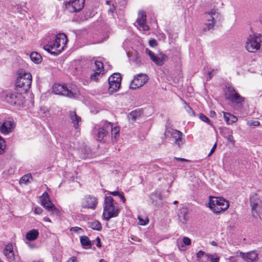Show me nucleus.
<instances>
[{
  "instance_id": "34",
  "label": "nucleus",
  "mask_w": 262,
  "mask_h": 262,
  "mask_svg": "<svg viewBox=\"0 0 262 262\" xmlns=\"http://www.w3.org/2000/svg\"><path fill=\"white\" fill-rule=\"evenodd\" d=\"M110 193L114 196H119L120 199L122 201L123 203H125L126 201V199L125 197L123 196V193H121L118 191H114L110 192Z\"/></svg>"
},
{
  "instance_id": "49",
  "label": "nucleus",
  "mask_w": 262,
  "mask_h": 262,
  "mask_svg": "<svg viewBox=\"0 0 262 262\" xmlns=\"http://www.w3.org/2000/svg\"><path fill=\"white\" fill-rule=\"evenodd\" d=\"M259 124H260L259 122L257 120L252 121L249 122V124L251 126H258L259 125Z\"/></svg>"
},
{
  "instance_id": "44",
  "label": "nucleus",
  "mask_w": 262,
  "mask_h": 262,
  "mask_svg": "<svg viewBox=\"0 0 262 262\" xmlns=\"http://www.w3.org/2000/svg\"><path fill=\"white\" fill-rule=\"evenodd\" d=\"M145 52L149 56L150 59H151L155 55L154 52H152L151 51H150L149 49L147 48L146 49Z\"/></svg>"
},
{
  "instance_id": "46",
  "label": "nucleus",
  "mask_w": 262,
  "mask_h": 262,
  "mask_svg": "<svg viewBox=\"0 0 262 262\" xmlns=\"http://www.w3.org/2000/svg\"><path fill=\"white\" fill-rule=\"evenodd\" d=\"M183 242L185 245H189L191 244V240L189 237H184L183 239Z\"/></svg>"
},
{
  "instance_id": "36",
  "label": "nucleus",
  "mask_w": 262,
  "mask_h": 262,
  "mask_svg": "<svg viewBox=\"0 0 262 262\" xmlns=\"http://www.w3.org/2000/svg\"><path fill=\"white\" fill-rule=\"evenodd\" d=\"M32 178V177L31 174H26L21 178L19 181L20 183H27L29 181V179Z\"/></svg>"
},
{
  "instance_id": "54",
  "label": "nucleus",
  "mask_w": 262,
  "mask_h": 262,
  "mask_svg": "<svg viewBox=\"0 0 262 262\" xmlns=\"http://www.w3.org/2000/svg\"><path fill=\"white\" fill-rule=\"evenodd\" d=\"M174 159L178 161L182 162H187L188 160L184 158L174 157Z\"/></svg>"
},
{
  "instance_id": "13",
  "label": "nucleus",
  "mask_w": 262,
  "mask_h": 262,
  "mask_svg": "<svg viewBox=\"0 0 262 262\" xmlns=\"http://www.w3.org/2000/svg\"><path fill=\"white\" fill-rule=\"evenodd\" d=\"M147 81V76L146 74L137 75L132 81L130 85L132 89H136L143 85Z\"/></svg>"
},
{
  "instance_id": "15",
  "label": "nucleus",
  "mask_w": 262,
  "mask_h": 262,
  "mask_svg": "<svg viewBox=\"0 0 262 262\" xmlns=\"http://www.w3.org/2000/svg\"><path fill=\"white\" fill-rule=\"evenodd\" d=\"M169 134L171 137L174 139V143L179 146L181 147L183 144L182 136V133L177 129H169L167 130L165 132V135L166 134Z\"/></svg>"
},
{
  "instance_id": "6",
  "label": "nucleus",
  "mask_w": 262,
  "mask_h": 262,
  "mask_svg": "<svg viewBox=\"0 0 262 262\" xmlns=\"http://www.w3.org/2000/svg\"><path fill=\"white\" fill-rule=\"evenodd\" d=\"M224 93L226 100L239 106H241V103L245 100V98L241 96L232 85H227L224 90Z\"/></svg>"
},
{
  "instance_id": "12",
  "label": "nucleus",
  "mask_w": 262,
  "mask_h": 262,
  "mask_svg": "<svg viewBox=\"0 0 262 262\" xmlns=\"http://www.w3.org/2000/svg\"><path fill=\"white\" fill-rule=\"evenodd\" d=\"M85 0H73L66 3V9L70 12L81 10L84 7Z\"/></svg>"
},
{
  "instance_id": "27",
  "label": "nucleus",
  "mask_w": 262,
  "mask_h": 262,
  "mask_svg": "<svg viewBox=\"0 0 262 262\" xmlns=\"http://www.w3.org/2000/svg\"><path fill=\"white\" fill-rule=\"evenodd\" d=\"M167 56L164 54H162L161 57L155 55L151 60L158 66H161L164 64V61L165 60Z\"/></svg>"
},
{
  "instance_id": "61",
  "label": "nucleus",
  "mask_w": 262,
  "mask_h": 262,
  "mask_svg": "<svg viewBox=\"0 0 262 262\" xmlns=\"http://www.w3.org/2000/svg\"><path fill=\"white\" fill-rule=\"evenodd\" d=\"M212 245H214V246H215L216 245V243L215 242H212Z\"/></svg>"
},
{
  "instance_id": "18",
  "label": "nucleus",
  "mask_w": 262,
  "mask_h": 262,
  "mask_svg": "<svg viewBox=\"0 0 262 262\" xmlns=\"http://www.w3.org/2000/svg\"><path fill=\"white\" fill-rule=\"evenodd\" d=\"M239 255L247 262H254L258 258V254L255 251H250L247 253L241 252Z\"/></svg>"
},
{
  "instance_id": "35",
  "label": "nucleus",
  "mask_w": 262,
  "mask_h": 262,
  "mask_svg": "<svg viewBox=\"0 0 262 262\" xmlns=\"http://www.w3.org/2000/svg\"><path fill=\"white\" fill-rule=\"evenodd\" d=\"M80 152H81V158H86L89 157L90 149H89V148L85 147L84 148V150L83 148H81Z\"/></svg>"
},
{
  "instance_id": "16",
  "label": "nucleus",
  "mask_w": 262,
  "mask_h": 262,
  "mask_svg": "<svg viewBox=\"0 0 262 262\" xmlns=\"http://www.w3.org/2000/svg\"><path fill=\"white\" fill-rule=\"evenodd\" d=\"M14 124L13 121L5 120L0 123V132L4 135H7L11 133L14 129Z\"/></svg>"
},
{
  "instance_id": "56",
  "label": "nucleus",
  "mask_w": 262,
  "mask_h": 262,
  "mask_svg": "<svg viewBox=\"0 0 262 262\" xmlns=\"http://www.w3.org/2000/svg\"><path fill=\"white\" fill-rule=\"evenodd\" d=\"M43 220H44L45 222H51V221L50 219L49 218H48V217H45V218L43 219Z\"/></svg>"
},
{
  "instance_id": "63",
  "label": "nucleus",
  "mask_w": 262,
  "mask_h": 262,
  "mask_svg": "<svg viewBox=\"0 0 262 262\" xmlns=\"http://www.w3.org/2000/svg\"><path fill=\"white\" fill-rule=\"evenodd\" d=\"M215 114V112H213V113H212V114Z\"/></svg>"
},
{
  "instance_id": "25",
  "label": "nucleus",
  "mask_w": 262,
  "mask_h": 262,
  "mask_svg": "<svg viewBox=\"0 0 262 262\" xmlns=\"http://www.w3.org/2000/svg\"><path fill=\"white\" fill-rule=\"evenodd\" d=\"M220 133L224 137L227 138L229 141H231L233 139L232 130L230 128L226 127L221 128Z\"/></svg>"
},
{
  "instance_id": "14",
  "label": "nucleus",
  "mask_w": 262,
  "mask_h": 262,
  "mask_svg": "<svg viewBox=\"0 0 262 262\" xmlns=\"http://www.w3.org/2000/svg\"><path fill=\"white\" fill-rule=\"evenodd\" d=\"M53 89L54 92L56 94L61 95L69 97H73L74 96L73 93L63 85L55 84L53 86Z\"/></svg>"
},
{
  "instance_id": "3",
  "label": "nucleus",
  "mask_w": 262,
  "mask_h": 262,
  "mask_svg": "<svg viewBox=\"0 0 262 262\" xmlns=\"http://www.w3.org/2000/svg\"><path fill=\"white\" fill-rule=\"evenodd\" d=\"M208 206L214 213H218L227 209L229 206V203L223 198L210 196Z\"/></svg>"
},
{
  "instance_id": "2",
  "label": "nucleus",
  "mask_w": 262,
  "mask_h": 262,
  "mask_svg": "<svg viewBox=\"0 0 262 262\" xmlns=\"http://www.w3.org/2000/svg\"><path fill=\"white\" fill-rule=\"evenodd\" d=\"M119 212V209L115 205L113 198L111 196L105 197L103 212V218L108 221L110 219L117 216Z\"/></svg>"
},
{
  "instance_id": "24",
  "label": "nucleus",
  "mask_w": 262,
  "mask_h": 262,
  "mask_svg": "<svg viewBox=\"0 0 262 262\" xmlns=\"http://www.w3.org/2000/svg\"><path fill=\"white\" fill-rule=\"evenodd\" d=\"M39 236V232L37 229L29 230L26 235V238L28 241H32L36 239Z\"/></svg>"
},
{
  "instance_id": "43",
  "label": "nucleus",
  "mask_w": 262,
  "mask_h": 262,
  "mask_svg": "<svg viewBox=\"0 0 262 262\" xmlns=\"http://www.w3.org/2000/svg\"><path fill=\"white\" fill-rule=\"evenodd\" d=\"M71 231H74L75 232H77L80 233V232H82L83 230L82 228L78 227H72L70 229Z\"/></svg>"
},
{
  "instance_id": "8",
  "label": "nucleus",
  "mask_w": 262,
  "mask_h": 262,
  "mask_svg": "<svg viewBox=\"0 0 262 262\" xmlns=\"http://www.w3.org/2000/svg\"><path fill=\"white\" fill-rule=\"evenodd\" d=\"M21 93H7L5 97V101L11 105L20 106L24 103V97Z\"/></svg>"
},
{
  "instance_id": "57",
  "label": "nucleus",
  "mask_w": 262,
  "mask_h": 262,
  "mask_svg": "<svg viewBox=\"0 0 262 262\" xmlns=\"http://www.w3.org/2000/svg\"><path fill=\"white\" fill-rule=\"evenodd\" d=\"M214 150H213L212 149H211L210 152L209 153V154L208 155V157H209L210 156L213 152H214Z\"/></svg>"
},
{
  "instance_id": "28",
  "label": "nucleus",
  "mask_w": 262,
  "mask_h": 262,
  "mask_svg": "<svg viewBox=\"0 0 262 262\" xmlns=\"http://www.w3.org/2000/svg\"><path fill=\"white\" fill-rule=\"evenodd\" d=\"M30 57L31 60L36 63H39L42 61L41 55L36 52H32Z\"/></svg>"
},
{
  "instance_id": "52",
  "label": "nucleus",
  "mask_w": 262,
  "mask_h": 262,
  "mask_svg": "<svg viewBox=\"0 0 262 262\" xmlns=\"http://www.w3.org/2000/svg\"><path fill=\"white\" fill-rule=\"evenodd\" d=\"M40 111L43 113L46 114L47 112H49V110L48 108L42 106L40 107Z\"/></svg>"
},
{
  "instance_id": "7",
  "label": "nucleus",
  "mask_w": 262,
  "mask_h": 262,
  "mask_svg": "<svg viewBox=\"0 0 262 262\" xmlns=\"http://www.w3.org/2000/svg\"><path fill=\"white\" fill-rule=\"evenodd\" d=\"M112 128V123L105 121L102 125H100L98 127L95 126L94 133L97 137V141L99 142L102 141L105 137L107 136L111 129Z\"/></svg>"
},
{
  "instance_id": "47",
  "label": "nucleus",
  "mask_w": 262,
  "mask_h": 262,
  "mask_svg": "<svg viewBox=\"0 0 262 262\" xmlns=\"http://www.w3.org/2000/svg\"><path fill=\"white\" fill-rule=\"evenodd\" d=\"M206 254L204 252H203V251H199L197 253H196V257L198 258H200V259H202L203 258V256H204Z\"/></svg>"
},
{
  "instance_id": "55",
  "label": "nucleus",
  "mask_w": 262,
  "mask_h": 262,
  "mask_svg": "<svg viewBox=\"0 0 262 262\" xmlns=\"http://www.w3.org/2000/svg\"><path fill=\"white\" fill-rule=\"evenodd\" d=\"M66 262H77V259H76V257H72L71 258H70Z\"/></svg>"
},
{
  "instance_id": "1",
  "label": "nucleus",
  "mask_w": 262,
  "mask_h": 262,
  "mask_svg": "<svg viewBox=\"0 0 262 262\" xmlns=\"http://www.w3.org/2000/svg\"><path fill=\"white\" fill-rule=\"evenodd\" d=\"M67 42L66 35L64 33L59 34L53 40L48 41V43L44 45L43 49L52 54L57 55L63 50Z\"/></svg>"
},
{
  "instance_id": "51",
  "label": "nucleus",
  "mask_w": 262,
  "mask_h": 262,
  "mask_svg": "<svg viewBox=\"0 0 262 262\" xmlns=\"http://www.w3.org/2000/svg\"><path fill=\"white\" fill-rule=\"evenodd\" d=\"M96 246L99 248L101 247V239L99 237H97L96 239Z\"/></svg>"
},
{
  "instance_id": "21",
  "label": "nucleus",
  "mask_w": 262,
  "mask_h": 262,
  "mask_svg": "<svg viewBox=\"0 0 262 262\" xmlns=\"http://www.w3.org/2000/svg\"><path fill=\"white\" fill-rule=\"evenodd\" d=\"M188 212V209L185 207H182L178 211V216L179 219L183 224H185L189 219Z\"/></svg>"
},
{
  "instance_id": "38",
  "label": "nucleus",
  "mask_w": 262,
  "mask_h": 262,
  "mask_svg": "<svg viewBox=\"0 0 262 262\" xmlns=\"http://www.w3.org/2000/svg\"><path fill=\"white\" fill-rule=\"evenodd\" d=\"M6 148V144L4 140L0 137V155L3 154L5 152Z\"/></svg>"
},
{
  "instance_id": "11",
  "label": "nucleus",
  "mask_w": 262,
  "mask_h": 262,
  "mask_svg": "<svg viewBox=\"0 0 262 262\" xmlns=\"http://www.w3.org/2000/svg\"><path fill=\"white\" fill-rule=\"evenodd\" d=\"M41 204L49 211L54 212L58 214L59 210L57 209L54 204L51 202L48 193L45 192L40 198Z\"/></svg>"
},
{
  "instance_id": "10",
  "label": "nucleus",
  "mask_w": 262,
  "mask_h": 262,
  "mask_svg": "<svg viewBox=\"0 0 262 262\" xmlns=\"http://www.w3.org/2000/svg\"><path fill=\"white\" fill-rule=\"evenodd\" d=\"M121 76L119 73H114L108 78L109 91L111 92L117 91L120 86Z\"/></svg>"
},
{
  "instance_id": "33",
  "label": "nucleus",
  "mask_w": 262,
  "mask_h": 262,
  "mask_svg": "<svg viewBox=\"0 0 262 262\" xmlns=\"http://www.w3.org/2000/svg\"><path fill=\"white\" fill-rule=\"evenodd\" d=\"M184 108L186 110V111L188 113V114L190 116H194V112L192 109V108L187 103V102L185 101H184Z\"/></svg>"
},
{
  "instance_id": "9",
  "label": "nucleus",
  "mask_w": 262,
  "mask_h": 262,
  "mask_svg": "<svg viewBox=\"0 0 262 262\" xmlns=\"http://www.w3.org/2000/svg\"><path fill=\"white\" fill-rule=\"evenodd\" d=\"M98 199L91 195H85L81 201V206L83 208L94 210L98 205Z\"/></svg>"
},
{
  "instance_id": "39",
  "label": "nucleus",
  "mask_w": 262,
  "mask_h": 262,
  "mask_svg": "<svg viewBox=\"0 0 262 262\" xmlns=\"http://www.w3.org/2000/svg\"><path fill=\"white\" fill-rule=\"evenodd\" d=\"M199 118L202 121L206 122L210 125H212V124H211V122L210 119L207 116H206L205 115H204L203 114L200 113Z\"/></svg>"
},
{
  "instance_id": "37",
  "label": "nucleus",
  "mask_w": 262,
  "mask_h": 262,
  "mask_svg": "<svg viewBox=\"0 0 262 262\" xmlns=\"http://www.w3.org/2000/svg\"><path fill=\"white\" fill-rule=\"evenodd\" d=\"M101 72V71L95 70L93 73H92L91 75V80L93 81H97V77L100 76Z\"/></svg>"
},
{
  "instance_id": "20",
  "label": "nucleus",
  "mask_w": 262,
  "mask_h": 262,
  "mask_svg": "<svg viewBox=\"0 0 262 262\" xmlns=\"http://www.w3.org/2000/svg\"><path fill=\"white\" fill-rule=\"evenodd\" d=\"M4 254L8 259L12 261L15 260L14 253L12 244H8L4 249Z\"/></svg>"
},
{
  "instance_id": "40",
  "label": "nucleus",
  "mask_w": 262,
  "mask_h": 262,
  "mask_svg": "<svg viewBox=\"0 0 262 262\" xmlns=\"http://www.w3.org/2000/svg\"><path fill=\"white\" fill-rule=\"evenodd\" d=\"M95 67H96L95 70L101 71V72L102 71V69L103 68L102 62H101V61H96L95 62Z\"/></svg>"
},
{
  "instance_id": "22",
  "label": "nucleus",
  "mask_w": 262,
  "mask_h": 262,
  "mask_svg": "<svg viewBox=\"0 0 262 262\" xmlns=\"http://www.w3.org/2000/svg\"><path fill=\"white\" fill-rule=\"evenodd\" d=\"M70 117L74 127L75 129H77L79 127V123L81 122V118L77 115L75 111H71L70 112Z\"/></svg>"
},
{
  "instance_id": "17",
  "label": "nucleus",
  "mask_w": 262,
  "mask_h": 262,
  "mask_svg": "<svg viewBox=\"0 0 262 262\" xmlns=\"http://www.w3.org/2000/svg\"><path fill=\"white\" fill-rule=\"evenodd\" d=\"M138 25L142 28L143 31H147L149 30V27L146 24V15L144 11H140L138 13V17L136 20Z\"/></svg>"
},
{
  "instance_id": "42",
  "label": "nucleus",
  "mask_w": 262,
  "mask_h": 262,
  "mask_svg": "<svg viewBox=\"0 0 262 262\" xmlns=\"http://www.w3.org/2000/svg\"><path fill=\"white\" fill-rule=\"evenodd\" d=\"M214 22L207 21V23L205 24V26L207 27V30H209L214 27Z\"/></svg>"
},
{
  "instance_id": "4",
  "label": "nucleus",
  "mask_w": 262,
  "mask_h": 262,
  "mask_svg": "<svg viewBox=\"0 0 262 262\" xmlns=\"http://www.w3.org/2000/svg\"><path fill=\"white\" fill-rule=\"evenodd\" d=\"M32 82V75L30 73L20 74L17 78L15 86L20 93L26 92L30 88Z\"/></svg>"
},
{
  "instance_id": "58",
  "label": "nucleus",
  "mask_w": 262,
  "mask_h": 262,
  "mask_svg": "<svg viewBox=\"0 0 262 262\" xmlns=\"http://www.w3.org/2000/svg\"><path fill=\"white\" fill-rule=\"evenodd\" d=\"M216 143H215V144H214V145L213 146V147H212V149L213 150H215V149H216Z\"/></svg>"
},
{
  "instance_id": "41",
  "label": "nucleus",
  "mask_w": 262,
  "mask_h": 262,
  "mask_svg": "<svg viewBox=\"0 0 262 262\" xmlns=\"http://www.w3.org/2000/svg\"><path fill=\"white\" fill-rule=\"evenodd\" d=\"M138 219L139 220V224L142 226H145L147 225L149 222L148 219L144 220L140 216H138Z\"/></svg>"
},
{
  "instance_id": "45",
  "label": "nucleus",
  "mask_w": 262,
  "mask_h": 262,
  "mask_svg": "<svg viewBox=\"0 0 262 262\" xmlns=\"http://www.w3.org/2000/svg\"><path fill=\"white\" fill-rule=\"evenodd\" d=\"M217 71V69H216V70L213 69V70H212L211 71H209L208 72L207 75L209 76V79H210L212 78V77L216 73Z\"/></svg>"
},
{
  "instance_id": "62",
  "label": "nucleus",
  "mask_w": 262,
  "mask_h": 262,
  "mask_svg": "<svg viewBox=\"0 0 262 262\" xmlns=\"http://www.w3.org/2000/svg\"><path fill=\"white\" fill-rule=\"evenodd\" d=\"M177 202H178L177 201H174V204H176Z\"/></svg>"
},
{
  "instance_id": "48",
  "label": "nucleus",
  "mask_w": 262,
  "mask_h": 262,
  "mask_svg": "<svg viewBox=\"0 0 262 262\" xmlns=\"http://www.w3.org/2000/svg\"><path fill=\"white\" fill-rule=\"evenodd\" d=\"M43 210L41 208L38 207L35 208L34 212L35 214H40L42 213Z\"/></svg>"
},
{
  "instance_id": "29",
  "label": "nucleus",
  "mask_w": 262,
  "mask_h": 262,
  "mask_svg": "<svg viewBox=\"0 0 262 262\" xmlns=\"http://www.w3.org/2000/svg\"><path fill=\"white\" fill-rule=\"evenodd\" d=\"M141 111L139 110H135L130 112L128 116V118L129 120L132 121H135L138 118H139L141 116Z\"/></svg>"
},
{
  "instance_id": "59",
  "label": "nucleus",
  "mask_w": 262,
  "mask_h": 262,
  "mask_svg": "<svg viewBox=\"0 0 262 262\" xmlns=\"http://www.w3.org/2000/svg\"><path fill=\"white\" fill-rule=\"evenodd\" d=\"M106 4L107 5H111V1H107L106 2Z\"/></svg>"
},
{
  "instance_id": "31",
  "label": "nucleus",
  "mask_w": 262,
  "mask_h": 262,
  "mask_svg": "<svg viewBox=\"0 0 262 262\" xmlns=\"http://www.w3.org/2000/svg\"><path fill=\"white\" fill-rule=\"evenodd\" d=\"M89 227L93 230L100 231L101 229L102 226L99 222L98 221H94L90 223Z\"/></svg>"
},
{
  "instance_id": "5",
  "label": "nucleus",
  "mask_w": 262,
  "mask_h": 262,
  "mask_svg": "<svg viewBox=\"0 0 262 262\" xmlns=\"http://www.w3.org/2000/svg\"><path fill=\"white\" fill-rule=\"evenodd\" d=\"M262 46V36L259 34H250L247 39L245 48L249 52H255Z\"/></svg>"
},
{
  "instance_id": "30",
  "label": "nucleus",
  "mask_w": 262,
  "mask_h": 262,
  "mask_svg": "<svg viewBox=\"0 0 262 262\" xmlns=\"http://www.w3.org/2000/svg\"><path fill=\"white\" fill-rule=\"evenodd\" d=\"M80 242L83 246H86L88 248H91L92 246L91 241L89 239V237L86 236H82L80 237Z\"/></svg>"
},
{
  "instance_id": "64",
  "label": "nucleus",
  "mask_w": 262,
  "mask_h": 262,
  "mask_svg": "<svg viewBox=\"0 0 262 262\" xmlns=\"http://www.w3.org/2000/svg\"><path fill=\"white\" fill-rule=\"evenodd\" d=\"M215 114V112H213V113H212V114Z\"/></svg>"
},
{
  "instance_id": "23",
  "label": "nucleus",
  "mask_w": 262,
  "mask_h": 262,
  "mask_svg": "<svg viewBox=\"0 0 262 262\" xmlns=\"http://www.w3.org/2000/svg\"><path fill=\"white\" fill-rule=\"evenodd\" d=\"M200 260L201 262H218L219 257L215 253L213 254H206L203 256V258Z\"/></svg>"
},
{
  "instance_id": "53",
  "label": "nucleus",
  "mask_w": 262,
  "mask_h": 262,
  "mask_svg": "<svg viewBox=\"0 0 262 262\" xmlns=\"http://www.w3.org/2000/svg\"><path fill=\"white\" fill-rule=\"evenodd\" d=\"M115 10V8L114 6H112L110 7V8L108 10V12L110 13L113 14L114 12V11Z\"/></svg>"
},
{
  "instance_id": "50",
  "label": "nucleus",
  "mask_w": 262,
  "mask_h": 262,
  "mask_svg": "<svg viewBox=\"0 0 262 262\" xmlns=\"http://www.w3.org/2000/svg\"><path fill=\"white\" fill-rule=\"evenodd\" d=\"M149 45L150 47H154L157 45V42L156 40H155L154 39H152V40H149Z\"/></svg>"
},
{
  "instance_id": "60",
  "label": "nucleus",
  "mask_w": 262,
  "mask_h": 262,
  "mask_svg": "<svg viewBox=\"0 0 262 262\" xmlns=\"http://www.w3.org/2000/svg\"><path fill=\"white\" fill-rule=\"evenodd\" d=\"M99 262H106L104 259H101L100 260Z\"/></svg>"
},
{
  "instance_id": "32",
  "label": "nucleus",
  "mask_w": 262,
  "mask_h": 262,
  "mask_svg": "<svg viewBox=\"0 0 262 262\" xmlns=\"http://www.w3.org/2000/svg\"><path fill=\"white\" fill-rule=\"evenodd\" d=\"M111 130L112 132V140H113V139L116 140L119 136V133L120 131L119 128L117 126L113 127V124H112V128L111 129Z\"/></svg>"
},
{
  "instance_id": "19",
  "label": "nucleus",
  "mask_w": 262,
  "mask_h": 262,
  "mask_svg": "<svg viewBox=\"0 0 262 262\" xmlns=\"http://www.w3.org/2000/svg\"><path fill=\"white\" fill-rule=\"evenodd\" d=\"M207 21H213L216 23V20H220L221 15V14L217 12L215 9H212L209 12L205 13Z\"/></svg>"
},
{
  "instance_id": "26",
  "label": "nucleus",
  "mask_w": 262,
  "mask_h": 262,
  "mask_svg": "<svg viewBox=\"0 0 262 262\" xmlns=\"http://www.w3.org/2000/svg\"><path fill=\"white\" fill-rule=\"evenodd\" d=\"M224 118L226 123L229 124H232L237 121L236 117L228 113H224Z\"/></svg>"
}]
</instances>
